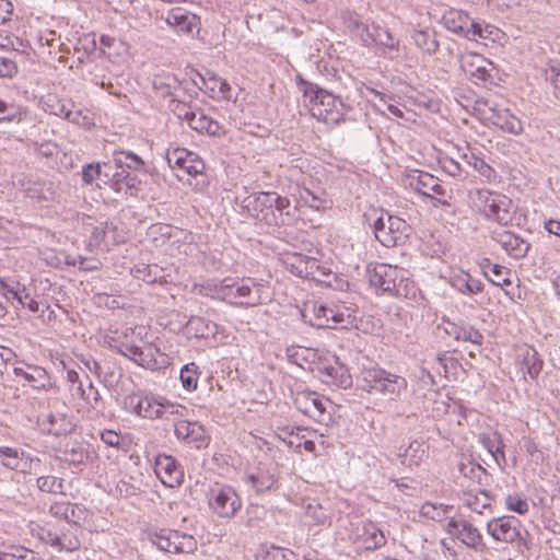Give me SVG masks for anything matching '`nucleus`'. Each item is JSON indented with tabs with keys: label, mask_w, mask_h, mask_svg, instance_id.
<instances>
[{
	"label": "nucleus",
	"mask_w": 560,
	"mask_h": 560,
	"mask_svg": "<svg viewBox=\"0 0 560 560\" xmlns=\"http://www.w3.org/2000/svg\"><path fill=\"white\" fill-rule=\"evenodd\" d=\"M442 22L448 31L455 34L462 35L467 39L471 36L469 33L470 23H472V21L468 14L462 10H447L442 16Z\"/></svg>",
	"instance_id": "b1692460"
},
{
	"label": "nucleus",
	"mask_w": 560,
	"mask_h": 560,
	"mask_svg": "<svg viewBox=\"0 0 560 560\" xmlns=\"http://www.w3.org/2000/svg\"><path fill=\"white\" fill-rule=\"evenodd\" d=\"M445 529L448 534L455 536L466 547L476 552H482L487 548L480 530L466 520L451 518Z\"/></svg>",
	"instance_id": "f8f14e48"
},
{
	"label": "nucleus",
	"mask_w": 560,
	"mask_h": 560,
	"mask_svg": "<svg viewBox=\"0 0 560 560\" xmlns=\"http://www.w3.org/2000/svg\"><path fill=\"white\" fill-rule=\"evenodd\" d=\"M412 39L416 46L428 55H433L439 49L438 40L427 31H415L412 33Z\"/></svg>",
	"instance_id": "37998d69"
},
{
	"label": "nucleus",
	"mask_w": 560,
	"mask_h": 560,
	"mask_svg": "<svg viewBox=\"0 0 560 560\" xmlns=\"http://www.w3.org/2000/svg\"><path fill=\"white\" fill-rule=\"evenodd\" d=\"M198 365L194 362L186 364L180 370V381L185 389L194 390L197 388L198 384V375H197Z\"/></svg>",
	"instance_id": "603ef678"
},
{
	"label": "nucleus",
	"mask_w": 560,
	"mask_h": 560,
	"mask_svg": "<svg viewBox=\"0 0 560 560\" xmlns=\"http://www.w3.org/2000/svg\"><path fill=\"white\" fill-rule=\"evenodd\" d=\"M523 365L526 369V372L529 374V376L532 378H535L541 370L542 362L538 358L537 352L534 349L528 348L525 350L523 354Z\"/></svg>",
	"instance_id": "09e8293b"
},
{
	"label": "nucleus",
	"mask_w": 560,
	"mask_h": 560,
	"mask_svg": "<svg viewBox=\"0 0 560 560\" xmlns=\"http://www.w3.org/2000/svg\"><path fill=\"white\" fill-rule=\"evenodd\" d=\"M307 258L308 256L302 254H293L285 258L284 264L293 275L304 278L307 275Z\"/></svg>",
	"instance_id": "49530a36"
},
{
	"label": "nucleus",
	"mask_w": 560,
	"mask_h": 560,
	"mask_svg": "<svg viewBox=\"0 0 560 560\" xmlns=\"http://www.w3.org/2000/svg\"><path fill=\"white\" fill-rule=\"evenodd\" d=\"M328 322H331V325L328 328H347L349 325H352L353 317L347 307L335 305L331 306V314Z\"/></svg>",
	"instance_id": "a18cd8bd"
},
{
	"label": "nucleus",
	"mask_w": 560,
	"mask_h": 560,
	"mask_svg": "<svg viewBox=\"0 0 560 560\" xmlns=\"http://www.w3.org/2000/svg\"><path fill=\"white\" fill-rule=\"evenodd\" d=\"M295 80L299 90L303 93L304 102L310 105L313 117L331 125L343 120L350 107L345 105L339 97L304 80L300 74L296 75Z\"/></svg>",
	"instance_id": "f257e3e1"
},
{
	"label": "nucleus",
	"mask_w": 560,
	"mask_h": 560,
	"mask_svg": "<svg viewBox=\"0 0 560 560\" xmlns=\"http://www.w3.org/2000/svg\"><path fill=\"white\" fill-rule=\"evenodd\" d=\"M506 509L517 514L524 515L529 510V503L526 498L520 494H509L505 498Z\"/></svg>",
	"instance_id": "13d9d810"
},
{
	"label": "nucleus",
	"mask_w": 560,
	"mask_h": 560,
	"mask_svg": "<svg viewBox=\"0 0 560 560\" xmlns=\"http://www.w3.org/2000/svg\"><path fill=\"white\" fill-rule=\"evenodd\" d=\"M405 185L415 190L416 192L430 197L432 199H438V196H444L445 189L440 184L439 178L433 175L421 172V171H412L405 177Z\"/></svg>",
	"instance_id": "ddd939ff"
},
{
	"label": "nucleus",
	"mask_w": 560,
	"mask_h": 560,
	"mask_svg": "<svg viewBox=\"0 0 560 560\" xmlns=\"http://www.w3.org/2000/svg\"><path fill=\"white\" fill-rule=\"evenodd\" d=\"M80 526L78 522H67L58 527L56 548L58 551L72 552L80 549L81 542L78 537Z\"/></svg>",
	"instance_id": "5701e85b"
},
{
	"label": "nucleus",
	"mask_w": 560,
	"mask_h": 560,
	"mask_svg": "<svg viewBox=\"0 0 560 560\" xmlns=\"http://www.w3.org/2000/svg\"><path fill=\"white\" fill-rule=\"evenodd\" d=\"M360 389L370 394H381L394 399L407 388L405 377L372 365L363 368L357 380Z\"/></svg>",
	"instance_id": "20e7f679"
},
{
	"label": "nucleus",
	"mask_w": 560,
	"mask_h": 560,
	"mask_svg": "<svg viewBox=\"0 0 560 560\" xmlns=\"http://www.w3.org/2000/svg\"><path fill=\"white\" fill-rule=\"evenodd\" d=\"M159 419L171 420L175 424V421L183 420L182 418L187 416L188 409L183 405L162 398Z\"/></svg>",
	"instance_id": "ea45409f"
},
{
	"label": "nucleus",
	"mask_w": 560,
	"mask_h": 560,
	"mask_svg": "<svg viewBox=\"0 0 560 560\" xmlns=\"http://www.w3.org/2000/svg\"><path fill=\"white\" fill-rule=\"evenodd\" d=\"M152 541L160 550L171 553H191L197 549L192 536L176 530H161L153 536Z\"/></svg>",
	"instance_id": "9d476101"
},
{
	"label": "nucleus",
	"mask_w": 560,
	"mask_h": 560,
	"mask_svg": "<svg viewBox=\"0 0 560 560\" xmlns=\"http://www.w3.org/2000/svg\"><path fill=\"white\" fill-rule=\"evenodd\" d=\"M210 510L221 518H232L242 508V501L230 486L214 487L208 497Z\"/></svg>",
	"instance_id": "6e6552de"
},
{
	"label": "nucleus",
	"mask_w": 560,
	"mask_h": 560,
	"mask_svg": "<svg viewBox=\"0 0 560 560\" xmlns=\"http://www.w3.org/2000/svg\"><path fill=\"white\" fill-rule=\"evenodd\" d=\"M305 516L311 520V525H324L328 521L326 510L316 501L307 503Z\"/></svg>",
	"instance_id": "8fccbe9b"
},
{
	"label": "nucleus",
	"mask_w": 560,
	"mask_h": 560,
	"mask_svg": "<svg viewBox=\"0 0 560 560\" xmlns=\"http://www.w3.org/2000/svg\"><path fill=\"white\" fill-rule=\"evenodd\" d=\"M512 271L501 265H493L492 272L489 275L488 280L498 287H506L512 283L510 276Z\"/></svg>",
	"instance_id": "6e6d98bb"
},
{
	"label": "nucleus",
	"mask_w": 560,
	"mask_h": 560,
	"mask_svg": "<svg viewBox=\"0 0 560 560\" xmlns=\"http://www.w3.org/2000/svg\"><path fill=\"white\" fill-rule=\"evenodd\" d=\"M68 411L69 408L66 405H62V410L51 411L43 422L45 430L56 436L70 434L74 430L75 423Z\"/></svg>",
	"instance_id": "a211bd4d"
},
{
	"label": "nucleus",
	"mask_w": 560,
	"mask_h": 560,
	"mask_svg": "<svg viewBox=\"0 0 560 560\" xmlns=\"http://www.w3.org/2000/svg\"><path fill=\"white\" fill-rule=\"evenodd\" d=\"M37 487L47 493H62L63 480L55 476H42L37 479Z\"/></svg>",
	"instance_id": "864d4df0"
},
{
	"label": "nucleus",
	"mask_w": 560,
	"mask_h": 560,
	"mask_svg": "<svg viewBox=\"0 0 560 560\" xmlns=\"http://www.w3.org/2000/svg\"><path fill=\"white\" fill-rule=\"evenodd\" d=\"M166 22L173 26L177 33L191 34L192 31L197 28L199 19L195 14L175 9L168 13Z\"/></svg>",
	"instance_id": "bb28decb"
},
{
	"label": "nucleus",
	"mask_w": 560,
	"mask_h": 560,
	"mask_svg": "<svg viewBox=\"0 0 560 560\" xmlns=\"http://www.w3.org/2000/svg\"><path fill=\"white\" fill-rule=\"evenodd\" d=\"M248 213L268 225H288L292 220L291 203L275 191L249 195L243 201Z\"/></svg>",
	"instance_id": "f03ea898"
},
{
	"label": "nucleus",
	"mask_w": 560,
	"mask_h": 560,
	"mask_svg": "<svg viewBox=\"0 0 560 560\" xmlns=\"http://www.w3.org/2000/svg\"><path fill=\"white\" fill-rule=\"evenodd\" d=\"M451 509V505L425 502L421 506L420 512L424 517L431 518L433 521H442Z\"/></svg>",
	"instance_id": "3c124183"
},
{
	"label": "nucleus",
	"mask_w": 560,
	"mask_h": 560,
	"mask_svg": "<svg viewBox=\"0 0 560 560\" xmlns=\"http://www.w3.org/2000/svg\"><path fill=\"white\" fill-rule=\"evenodd\" d=\"M362 45L365 47L376 45L388 49H397L398 40H396L387 30L381 27L380 25L373 24L372 28L370 30L369 42L362 43Z\"/></svg>",
	"instance_id": "c756f323"
},
{
	"label": "nucleus",
	"mask_w": 560,
	"mask_h": 560,
	"mask_svg": "<svg viewBox=\"0 0 560 560\" xmlns=\"http://www.w3.org/2000/svg\"><path fill=\"white\" fill-rule=\"evenodd\" d=\"M0 463L12 470L30 474L39 465V459H33L20 448L0 446Z\"/></svg>",
	"instance_id": "2eb2a0df"
},
{
	"label": "nucleus",
	"mask_w": 560,
	"mask_h": 560,
	"mask_svg": "<svg viewBox=\"0 0 560 560\" xmlns=\"http://www.w3.org/2000/svg\"><path fill=\"white\" fill-rule=\"evenodd\" d=\"M161 402L162 398L158 399L155 397L145 396L135 406V411L138 416L143 418L159 419V416H161Z\"/></svg>",
	"instance_id": "72a5a7b5"
},
{
	"label": "nucleus",
	"mask_w": 560,
	"mask_h": 560,
	"mask_svg": "<svg viewBox=\"0 0 560 560\" xmlns=\"http://www.w3.org/2000/svg\"><path fill=\"white\" fill-rule=\"evenodd\" d=\"M331 307L312 303L311 305H306L302 312V316L306 322H308L312 326L317 328H327L331 325L328 319L330 318Z\"/></svg>",
	"instance_id": "cd10ccee"
},
{
	"label": "nucleus",
	"mask_w": 560,
	"mask_h": 560,
	"mask_svg": "<svg viewBox=\"0 0 560 560\" xmlns=\"http://www.w3.org/2000/svg\"><path fill=\"white\" fill-rule=\"evenodd\" d=\"M102 175V166L100 163H91L83 167L82 179L85 184L96 183Z\"/></svg>",
	"instance_id": "774afa93"
},
{
	"label": "nucleus",
	"mask_w": 560,
	"mask_h": 560,
	"mask_svg": "<svg viewBox=\"0 0 560 560\" xmlns=\"http://www.w3.org/2000/svg\"><path fill=\"white\" fill-rule=\"evenodd\" d=\"M300 201L313 209L323 208L325 201L308 188H302L299 191Z\"/></svg>",
	"instance_id": "0e129e2a"
},
{
	"label": "nucleus",
	"mask_w": 560,
	"mask_h": 560,
	"mask_svg": "<svg viewBox=\"0 0 560 560\" xmlns=\"http://www.w3.org/2000/svg\"><path fill=\"white\" fill-rule=\"evenodd\" d=\"M89 458V452L82 443L67 444L62 451V459L69 464L81 465Z\"/></svg>",
	"instance_id": "4c0bfd02"
},
{
	"label": "nucleus",
	"mask_w": 560,
	"mask_h": 560,
	"mask_svg": "<svg viewBox=\"0 0 560 560\" xmlns=\"http://www.w3.org/2000/svg\"><path fill=\"white\" fill-rule=\"evenodd\" d=\"M470 34H471V36L468 37V39H470V40H476L478 37V38L490 39V40L494 42L499 35V30L489 24L482 26L479 23L472 22V23H470L469 35Z\"/></svg>",
	"instance_id": "de8ad7c7"
},
{
	"label": "nucleus",
	"mask_w": 560,
	"mask_h": 560,
	"mask_svg": "<svg viewBox=\"0 0 560 560\" xmlns=\"http://www.w3.org/2000/svg\"><path fill=\"white\" fill-rule=\"evenodd\" d=\"M0 560H43L35 551L19 547L12 553H2Z\"/></svg>",
	"instance_id": "e2e57ef3"
},
{
	"label": "nucleus",
	"mask_w": 560,
	"mask_h": 560,
	"mask_svg": "<svg viewBox=\"0 0 560 560\" xmlns=\"http://www.w3.org/2000/svg\"><path fill=\"white\" fill-rule=\"evenodd\" d=\"M342 22L346 28L354 36H357L361 43L369 42L370 28L360 19L359 14L352 11L342 12Z\"/></svg>",
	"instance_id": "c85d7f7f"
},
{
	"label": "nucleus",
	"mask_w": 560,
	"mask_h": 560,
	"mask_svg": "<svg viewBox=\"0 0 560 560\" xmlns=\"http://www.w3.org/2000/svg\"><path fill=\"white\" fill-rule=\"evenodd\" d=\"M187 327L195 331L196 337H208L213 331L210 324L207 323L202 317L192 316L187 322Z\"/></svg>",
	"instance_id": "680f3d73"
},
{
	"label": "nucleus",
	"mask_w": 560,
	"mask_h": 560,
	"mask_svg": "<svg viewBox=\"0 0 560 560\" xmlns=\"http://www.w3.org/2000/svg\"><path fill=\"white\" fill-rule=\"evenodd\" d=\"M478 105L488 107L490 115L487 117L492 125L512 135H521L523 132V124L518 117L511 113L508 108H500L490 105L487 100L477 101Z\"/></svg>",
	"instance_id": "4468645a"
},
{
	"label": "nucleus",
	"mask_w": 560,
	"mask_h": 560,
	"mask_svg": "<svg viewBox=\"0 0 560 560\" xmlns=\"http://www.w3.org/2000/svg\"><path fill=\"white\" fill-rule=\"evenodd\" d=\"M462 158L468 165L472 166L474 170L477 171L479 175L487 182H491L492 178L495 177L494 170L481 158L477 156L474 152L464 153Z\"/></svg>",
	"instance_id": "a19ab883"
},
{
	"label": "nucleus",
	"mask_w": 560,
	"mask_h": 560,
	"mask_svg": "<svg viewBox=\"0 0 560 560\" xmlns=\"http://www.w3.org/2000/svg\"><path fill=\"white\" fill-rule=\"evenodd\" d=\"M480 441L482 445L487 448V451L493 456V458L499 463V458H504L503 447L504 444L501 440V436L498 432H492L491 434H483L480 436Z\"/></svg>",
	"instance_id": "79ce46f5"
},
{
	"label": "nucleus",
	"mask_w": 560,
	"mask_h": 560,
	"mask_svg": "<svg viewBox=\"0 0 560 560\" xmlns=\"http://www.w3.org/2000/svg\"><path fill=\"white\" fill-rule=\"evenodd\" d=\"M458 471L462 476L460 487L467 489L470 487L489 486L491 476L478 463L470 458H463L458 464Z\"/></svg>",
	"instance_id": "f3484780"
},
{
	"label": "nucleus",
	"mask_w": 560,
	"mask_h": 560,
	"mask_svg": "<svg viewBox=\"0 0 560 560\" xmlns=\"http://www.w3.org/2000/svg\"><path fill=\"white\" fill-rule=\"evenodd\" d=\"M362 541L368 550H375L386 544V538L383 532L373 523L364 522Z\"/></svg>",
	"instance_id": "7c9ffc66"
},
{
	"label": "nucleus",
	"mask_w": 560,
	"mask_h": 560,
	"mask_svg": "<svg viewBox=\"0 0 560 560\" xmlns=\"http://www.w3.org/2000/svg\"><path fill=\"white\" fill-rule=\"evenodd\" d=\"M231 288L226 298V303L241 307H255L269 300L268 288L253 278L236 280L232 278Z\"/></svg>",
	"instance_id": "39448f33"
},
{
	"label": "nucleus",
	"mask_w": 560,
	"mask_h": 560,
	"mask_svg": "<svg viewBox=\"0 0 560 560\" xmlns=\"http://www.w3.org/2000/svg\"><path fill=\"white\" fill-rule=\"evenodd\" d=\"M114 163L120 170H139L143 161L132 152H115Z\"/></svg>",
	"instance_id": "c03bdc74"
},
{
	"label": "nucleus",
	"mask_w": 560,
	"mask_h": 560,
	"mask_svg": "<svg viewBox=\"0 0 560 560\" xmlns=\"http://www.w3.org/2000/svg\"><path fill=\"white\" fill-rule=\"evenodd\" d=\"M293 401L298 410L318 422L329 419L327 406L330 405V400L316 392H296Z\"/></svg>",
	"instance_id": "1a4fd4ad"
},
{
	"label": "nucleus",
	"mask_w": 560,
	"mask_h": 560,
	"mask_svg": "<svg viewBox=\"0 0 560 560\" xmlns=\"http://www.w3.org/2000/svg\"><path fill=\"white\" fill-rule=\"evenodd\" d=\"M143 330L144 327L128 328L117 352L144 369H159L166 362L165 354L155 345L142 339Z\"/></svg>",
	"instance_id": "7ed1b4c3"
},
{
	"label": "nucleus",
	"mask_w": 560,
	"mask_h": 560,
	"mask_svg": "<svg viewBox=\"0 0 560 560\" xmlns=\"http://www.w3.org/2000/svg\"><path fill=\"white\" fill-rule=\"evenodd\" d=\"M424 454L425 451L423 447V443L419 441H412L404 450L402 453H399V457L401 458L402 465L418 466L422 462Z\"/></svg>",
	"instance_id": "f704fd0d"
},
{
	"label": "nucleus",
	"mask_w": 560,
	"mask_h": 560,
	"mask_svg": "<svg viewBox=\"0 0 560 560\" xmlns=\"http://www.w3.org/2000/svg\"><path fill=\"white\" fill-rule=\"evenodd\" d=\"M487 533L492 539L504 544H515L517 547L529 549L527 540L522 535L521 521L514 516L493 517L487 523Z\"/></svg>",
	"instance_id": "0eeeda50"
},
{
	"label": "nucleus",
	"mask_w": 560,
	"mask_h": 560,
	"mask_svg": "<svg viewBox=\"0 0 560 560\" xmlns=\"http://www.w3.org/2000/svg\"><path fill=\"white\" fill-rule=\"evenodd\" d=\"M190 151L183 148L168 149L166 152V162L171 168L178 167L182 170L185 160Z\"/></svg>",
	"instance_id": "052dcab7"
},
{
	"label": "nucleus",
	"mask_w": 560,
	"mask_h": 560,
	"mask_svg": "<svg viewBox=\"0 0 560 560\" xmlns=\"http://www.w3.org/2000/svg\"><path fill=\"white\" fill-rule=\"evenodd\" d=\"M154 471L170 488L178 487L183 482L184 472L176 459L170 455L162 454L155 458Z\"/></svg>",
	"instance_id": "dca6fc26"
},
{
	"label": "nucleus",
	"mask_w": 560,
	"mask_h": 560,
	"mask_svg": "<svg viewBox=\"0 0 560 560\" xmlns=\"http://www.w3.org/2000/svg\"><path fill=\"white\" fill-rule=\"evenodd\" d=\"M364 218L373 229L376 240L386 247L396 246L405 236L406 222L398 217L387 212L377 215V211L365 213Z\"/></svg>",
	"instance_id": "423d86ee"
},
{
	"label": "nucleus",
	"mask_w": 560,
	"mask_h": 560,
	"mask_svg": "<svg viewBox=\"0 0 560 560\" xmlns=\"http://www.w3.org/2000/svg\"><path fill=\"white\" fill-rule=\"evenodd\" d=\"M188 124L194 130L198 132H206L211 136H217L221 132V126L218 124V121L213 120L211 117H208L200 110L194 113Z\"/></svg>",
	"instance_id": "2f4dec72"
},
{
	"label": "nucleus",
	"mask_w": 560,
	"mask_h": 560,
	"mask_svg": "<svg viewBox=\"0 0 560 560\" xmlns=\"http://www.w3.org/2000/svg\"><path fill=\"white\" fill-rule=\"evenodd\" d=\"M488 486L470 487L462 489L460 500L472 512L481 514L491 506L492 498L487 491Z\"/></svg>",
	"instance_id": "6ab92c4d"
},
{
	"label": "nucleus",
	"mask_w": 560,
	"mask_h": 560,
	"mask_svg": "<svg viewBox=\"0 0 560 560\" xmlns=\"http://www.w3.org/2000/svg\"><path fill=\"white\" fill-rule=\"evenodd\" d=\"M24 378L36 389H45L50 386L48 374L46 370L40 366L27 365V372L24 373Z\"/></svg>",
	"instance_id": "58836bf2"
},
{
	"label": "nucleus",
	"mask_w": 560,
	"mask_h": 560,
	"mask_svg": "<svg viewBox=\"0 0 560 560\" xmlns=\"http://www.w3.org/2000/svg\"><path fill=\"white\" fill-rule=\"evenodd\" d=\"M174 432L177 439L200 447L205 444V429L198 422L187 420L175 421Z\"/></svg>",
	"instance_id": "4be33fe9"
},
{
	"label": "nucleus",
	"mask_w": 560,
	"mask_h": 560,
	"mask_svg": "<svg viewBox=\"0 0 560 560\" xmlns=\"http://www.w3.org/2000/svg\"><path fill=\"white\" fill-rule=\"evenodd\" d=\"M49 512L52 516L65 520L66 523L73 522L72 517H74V506L68 502L54 503L50 506Z\"/></svg>",
	"instance_id": "bf43d9fd"
},
{
	"label": "nucleus",
	"mask_w": 560,
	"mask_h": 560,
	"mask_svg": "<svg viewBox=\"0 0 560 560\" xmlns=\"http://www.w3.org/2000/svg\"><path fill=\"white\" fill-rule=\"evenodd\" d=\"M400 273H402L401 269L386 264H377L373 268H368L370 283L384 292L394 294H400V284L397 282L398 279L400 282L402 281Z\"/></svg>",
	"instance_id": "9b49d317"
},
{
	"label": "nucleus",
	"mask_w": 560,
	"mask_h": 560,
	"mask_svg": "<svg viewBox=\"0 0 560 560\" xmlns=\"http://www.w3.org/2000/svg\"><path fill=\"white\" fill-rule=\"evenodd\" d=\"M493 238L510 256L516 259L525 257L530 247L529 243L510 231L495 233Z\"/></svg>",
	"instance_id": "aec40b11"
},
{
	"label": "nucleus",
	"mask_w": 560,
	"mask_h": 560,
	"mask_svg": "<svg viewBox=\"0 0 560 560\" xmlns=\"http://www.w3.org/2000/svg\"><path fill=\"white\" fill-rule=\"evenodd\" d=\"M182 171L190 176L202 175L205 171V163L197 154L189 152Z\"/></svg>",
	"instance_id": "4d7b16f0"
},
{
	"label": "nucleus",
	"mask_w": 560,
	"mask_h": 560,
	"mask_svg": "<svg viewBox=\"0 0 560 560\" xmlns=\"http://www.w3.org/2000/svg\"><path fill=\"white\" fill-rule=\"evenodd\" d=\"M14 185L24 190L28 197L37 199H48L51 195L50 183L40 182L33 175H20L15 178Z\"/></svg>",
	"instance_id": "393cba45"
},
{
	"label": "nucleus",
	"mask_w": 560,
	"mask_h": 560,
	"mask_svg": "<svg viewBox=\"0 0 560 560\" xmlns=\"http://www.w3.org/2000/svg\"><path fill=\"white\" fill-rule=\"evenodd\" d=\"M171 110L179 118L184 119L187 122L190 120L191 116L194 115L195 110H192L191 106L185 102L177 101L175 98H172L171 103Z\"/></svg>",
	"instance_id": "69168bd1"
},
{
	"label": "nucleus",
	"mask_w": 560,
	"mask_h": 560,
	"mask_svg": "<svg viewBox=\"0 0 560 560\" xmlns=\"http://www.w3.org/2000/svg\"><path fill=\"white\" fill-rule=\"evenodd\" d=\"M489 66H491V62L478 54H467L460 58L462 69L476 80L487 81L491 77Z\"/></svg>",
	"instance_id": "412c9836"
},
{
	"label": "nucleus",
	"mask_w": 560,
	"mask_h": 560,
	"mask_svg": "<svg viewBox=\"0 0 560 560\" xmlns=\"http://www.w3.org/2000/svg\"><path fill=\"white\" fill-rule=\"evenodd\" d=\"M326 382L338 387L347 388L351 386L352 378L343 365L325 368Z\"/></svg>",
	"instance_id": "c9c22d12"
},
{
	"label": "nucleus",
	"mask_w": 560,
	"mask_h": 560,
	"mask_svg": "<svg viewBox=\"0 0 560 560\" xmlns=\"http://www.w3.org/2000/svg\"><path fill=\"white\" fill-rule=\"evenodd\" d=\"M491 205L492 207L486 210V218L501 225H508L513 220L512 200L509 197L500 194Z\"/></svg>",
	"instance_id": "a878e982"
},
{
	"label": "nucleus",
	"mask_w": 560,
	"mask_h": 560,
	"mask_svg": "<svg viewBox=\"0 0 560 560\" xmlns=\"http://www.w3.org/2000/svg\"><path fill=\"white\" fill-rule=\"evenodd\" d=\"M248 480L257 492H265L270 490L276 482L273 476L262 471L249 475Z\"/></svg>",
	"instance_id": "5fc2aeb1"
},
{
	"label": "nucleus",
	"mask_w": 560,
	"mask_h": 560,
	"mask_svg": "<svg viewBox=\"0 0 560 560\" xmlns=\"http://www.w3.org/2000/svg\"><path fill=\"white\" fill-rule=\"evenodd\" d=\"M499 192H493L487 189H479L476 192L477 201L481 208V211L486 215V210H489L492 207V202L495 201Z\"/></svg>",
	"instance_id": "338daca9"
},
{
	"label": "nucleus",
	"mask_w": 560,
	"mask_h": 560,
	"mask_svg": "<svg viewBox=\"0 0 560 560\" xmlns=\"http://www.w3.org/2000/svg\"><path fill=\"white\" fill-rule=\"evenodd\" d=\"M232 278H225L220 281L211 280L199 285V293L206 296H211L226 302L224 294H228L232 284Z\"/></svg>",
	"instance_id": "473e14b6"
},
{
	"label": "nucleus",
	"mask_w": 560,
	"mask_h": 560,
	"mask_svg": "<svg viewBox=\"0 0 560 560\" xmlns=\"http://www.w3.org/2000/svg\"><path fill=\"white\" fill-rule=\"evenodd\" d=\"M446 331L456 340L469 341L477 346H480L483 340L482 335L471 326L452 325L451 329H446Z\"/></svg>",
	"instance_id": "e433bc0d"
}]
</instances>
